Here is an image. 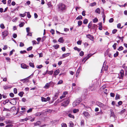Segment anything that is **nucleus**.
I'll list each match as a JSON object with an SVG mask.
<instances>
[{
  "label": "nucleus",
  "mask_w": 127,
  "mask_h": 127,
  "mask_svg": "<svg viewBox=\"0 0 127 127\" xmlns=\"http://www.w3.org/2000/svg\"><path fill=\"white\" fill-rule=\"evenodd\" d=\"M61 125L62 127H67L65 123H62L61 124Z\"/></svg>",
  "instance_id": "603ef678"
},
{
  "label": "nucleus",
  "mask_w": 127,
  "mask_h": 127,
  "mask_svg": "<svg viewBox=\"0 0 127 127\" xmlns=\"http://www.w3.org/2000/svg\"><path fill=\"white\" fill-rule=\"evenodd\" d=\"M41 115L40 113H37L35 114V116H39Z\"/></svg>",
  "instance_id": "680f3d73"
},
{
  "label": "nucleus",
  "mask_w": 127,
  "mask_h": 127,
  "mask_svg": "<svg viewBox=\"0 0 127 127\" xmlns=\"http://www.w3.org/2000/svg\"><path fill=\"white\" fill-rule=\"evenodd\" d=\"M96 4V3L95 2H94L93 3L90 4V6H93L95 5Z\"/></svg>",
  "instance_id": "de8ad7c7"
},
{
  "label": "nucleus",
  "mask_w": 127,
  "mask_h": 127,
  "mask_svg": "<svg viewBox=\"0 0 127 127\" xmlns=\"http://www.w3.org/2000/svg\"><path fill=\"white\" fill-rule=\"evenodd\" d=\"M29 64L30 66L33 68L34 67V65L33 63L30 62Z\"/></svg>",
  "instance_id": "2f4dec72"
},
{
  "label": "nucleus",
  "mask_w": 127,
  "mask_h": 127,
  "mask_svg": "<svg viewBox=\"0 0 127 127\" xmlns=\"http://www.w3.org/2000/svg\"><path fill=\"white\" fill-rule=\"evenodd\" d=\"M4 122L6 124H10L11 123V121L10 120H7L6 121Z\"/></svg>",
  "instance_id": "7c9ffc66"
},
{
  "label": "nucleus",
  "mask_w": 127,
  "mask_h": 127,
  "mask_svg": "<svg viewBox=\"0 0 127 127\" xmlns=\"http://www.w3.org/2000/svg\"><path fill=\"white\" fill-rule=\"evenodd\" d=\"M9 88L8 86H5L3 87V88L5 90H6Z\"/></svg>",
  "instance_id": "6e6d98bb"
},
{
  "label": "nucleus",
  "mask_w": 127,
  "mask_h": 127,
  "mask_svg": "<svg viewBox=\"0 0 127 127\" xmlns=\"http://www.w3.org/2000/svg\"><path fill=\"white\" fill-rule=\"evenodd\" d=\"M69 100L68 98H65L64 99V101L61 104L62 106L65 107L67 106L69 104Z\"/></svg>",
  "instance_id": "f03ea898"
},
{
  "label": "nucleus",
  "mask_w": 127,
  "mask_h": 127,
  "mask_svg": "<svg viewBox=\"0 0 127 127\" xmlns=\"http://www.w3.org/2000/svg\"><path fill=\"white\" fill-rule=\"evenodd\" d=\"M88 22V20L86 19H85L83 21V23L84 24H86Z\"/></svg>",
  "instance_id": "4c0bfd02"
},
{
  "label": "nucleus",
  "mask_w": 127,
  "mask_h": 127,
  "mask_svg": "<svg viewBox=\"0 0 127 127\" xmlns=\"http://www.w3.org/2000/svg\"><path fill=\"white\" fill-rule=\"evenodd\" d=\"M0 27L2 29H4L5 28V27L3 24H1L0 25Z\"/></svg>",
  "instance_id": "4d7b16f0"
},
{
  "label": "nucleus",
  "mask_w": 127,
  "mask_h": 127,
  "mask_svg": "<svg viewBox=\"0 0 127 127\" xmlns=\"http://www.w3.org/2000/svg\"><path fill=\"white\" fill-rule=\"evenodd\" d=\"M121 24L120 23H119L117 25V28L119 29H122L123 27H121Z\"/></svg>",
  "instance_id": "3c124183"
},
{
  "label": "nucleus",
  "mask_w": 127,
  "mask_h": 127,
  "mask_svg": "<svg viewBox=\"0 0 127 127\" xmlns=\"http://www.w3.org/2000/svg\"><path fill=\"white\" fill-rule=\"evenodd\" d=\"M59 69H57L55 71L54 74L55 75H57L59 73Z\"/></svg>",
  "instance_id": "6ab92c4d"
},
{
  "label": "nucleus",
  "mask_w": 127,
  "mask_h": 127,
  "mask_svg": "<svg viewBox=\"0 0 127 127\" xmlns=\"http://www.w3.org/2000/svg\"><path fill=\"white\" fill-rule=\"evenodd\" d=\"M59 95V93H56L55 94L54 97L53 98V100H55L57 98Z\"/></svg>",
  "instance_id": "f8f14e48"
},
{
  "label": "nucleus",
  "mask_w": 127,
  "mask_h": 127,
  "mask_svg": "<svg viewBox=\"0 0 127 127\" xmlns=\"http://www.w3.org/2000/svg\"><path fill=\"white\" fill-rule=\"evenodd\" d=\"M68 116L70 118H73V119L74 118V116L73 115H72L71 114H69L68 115Z\"/></svg>",
  "instance_id": "49530a36"
},
{
  "label": "nucleus",
  "mask_w": 127,
  "mask_h": 127,
  "mask_svg": "<svg viewBox=\"0 0 127 127\" xmlns=\"http://www.w3.org/2000/svg\"><path fill=\"white\" fill-rule=\"evenodd\" d=\"M119 54V53L117 51L116 53H115L114 55V57H116Z\"/></svg>",
  "instance_id": "13d9d810"
},
{
  "label": "nucleus",
  "mask_w": 127,
  "mask_h": 127,
  "mask_svg": "<svg viewBox=\"0 0 127 127\" xmlns=\"http://www.w3.org/2000/svg\"><path fill=\"white\" fill-rule=\"evenodd\" d=\"M11 100H12V104L14 105H15L17 103L16 100L14 99V98H13L12 99H11Z\"/></svg>",
  "instance_id": "9b49d317"
},
{
  "label": "nucleus",
  "mask_w": 127,
  "mask_h": 127,
  "mask_svg": "<svg viewBox=\"0 0 127 127\" xmlns=\"http://www.w3.org/2000/svg\"><path fill=\"white\" fill-rule=\"evenodd\" d=\"M14 94H16L17 93V89L16 88H15L14 89Z\"/></svg>",
  "instance_id": "052dcab7"
},
{
  "label": "nucleus",
  "mask_w": 127,
  "mask_h": 127,
  "mask_svg": "<svg viewBox=\"0 0 127 127\" xmlns=\"http://www.w3.org/2000/svg\"><path fill=\"white\" fill-rule=\"evenodd\" d=\"M95 12L99 14H100V8H97L95 11Z\"/></svg>",
  "instance_id": "4468645a"
},
{
  "label": "nucleus",
  "mask_w": 127,
  "mask_h": 127,
  "mask_svg": "<svg viewBox=\"0 0 127 127\" xmlns=\"http://www.w3.org/2000/svg\"><path fill=\"white\" fill-rule=\"evenodd\" d=\"M47 5L49 7H51L52 6V5L51 4V3L50 2L48 3H47Z\"/></svg>",
  "instance_id": "5fc2aeb1"
},
{
  "label": "nucleus",
  "mask_w": 127,
  "mask_h": 127,
  "mask_svg": "<svg viewBox=\"0 0 127 127\" xmlns=\"http://www.w3.org/2000/svg\"><path fill=\"white\" fill-rule=\"evenodd\" d=\"M120 98V95L118 94H117L115 98V99L116 100L119 99Z\"/></svg>",
  "instance_id": "b1692460"
},
{
  "label": "nucleus",
  "mask_w": 127,
  "mask_h": 127,
  "mask_svg": "<svg viewBox=\"0 0 127 127\" xmlns=\"http://www.w3.org/2000/svg\"><path fill=\"white\" fill-rule=\"evenodd\" d=\"M95 53H94L93 54H88L86 57H86V59L85 60L84 62L86 61L87 59H89L90 58V57L91 56L95 54Z\"/></svg>",
  "instance_id": "9d476101"
},
{
  "label": "nucleus",
  "mask_w": 127,
  "mask_h": 127,
  "mask_svg": "<svg viewBox=\"0 0 127 127\" xmlns=\"http://www.w3.org/2000/svg\"><path fill=\"white\" fill-rule=\"evenodd\" d=\"M117 43H115L114 45H113L112 47L114 48V50H115L116 48Z\"/></svg>",
  "instance_id": "ea45409f"
},
{
  "label": "nucleus",
  "mask_w": 127,
  "mask_h": 127,
  "mask_svg": "<svg viewBox=\"0 0 127 127\" xmlns=\"http://www.w3.org/2000/svg\"><path fill=\"white\" fill-rule=\"evenodd\" d=\"M106 88V86L104 85L101 87L100 90L101 91H103Z\"/></svg>",
  "instance_id": "aec40b11"
},
{
  "label": "nucleus",
  "mask_w": 127,
  "mask_h": 127,
  "mask_svg": "<svg viewBox=\"0 0 127 127\" xmlns=\"http://www.w3.org/2000/svg\"><path fill=\"white\" fill-rule=\"evenodd\" d=\"M41 124V122L40 121H38L37 122L35 123H34V124L35 126H37V125H39Z\"/></svg>",
  "instance_id": "a211bd4d"
},
{
  "label": "nucleus",
  "mask_w": 127,
  "mask_h": 127,
  "mask_svg": "<svg viewBox=\"0 0 127 127\" xmlns=\"http://www.w3.org/2000/svg\"><path fill=\"white\" fill-rule=\"evenodd\" d=\"M79 111V109H75L73 110V112L74 113H76Z\"/></svg>",
  "instance_id": "58836bf2"
},
{
  "label": "nucleus",
  "mask_w": 127,
  "mask_h": 127,
  "mask_svg": "<svg viewBox=\"0 0 127 127\" xmlns=\"http://www.w3.org/2000/svg\"><path fill=\"white\" fill-rule=\"evenodd\" d=\"M83 114L84 115V116L87 118L88 117L90 116V114L87 112L85 111L83 113Z\"/></svg>",
  "instance_id": "1a4fd4ad"
},
{
  "label": "nucleus",
  "mask_w": 127,
  "mask_h": 127,
  "mask_svg": "<svg viewBox=\"0 0 127 127\" xmlns=\"http://www.w3.org/2000/svg\"><path fill=\"white\" fill-rule=\"evenodd\" d=\"M30 76H29L28 77L23 79H21L20 80V81L21 82H23V83H24L26 80H27L29 79V78L30 77Z\"/></svg>",
  "instance_id": "ddd939ff"
},
{
  "label": "nucleus",
  "mask_w": 127,
  "mask_h": 127,
  "mask_svg": "<svg viewBox=\"0 0 127 127\" xmlns=\"http://www.w3.org/2000/svg\"><path fill=\"white\" fill-rule=\"evenodd\" d=\"M122 67L123 68H124L125 70L127 69V67L125 66V64H124L123 65Z\"/></svg>",
  "instance_id": "0e129e2a"
},
{
  "label": "nucleus",
  "mask_w": 127,
  "mask_h": 127,
  "mask_svg": "<svg viewBox=\"0 0 127 127\" xmlns=\"http://www.w3.org/2000/svg\"><path fill=\"white\" fill-rule=\"evenodd\" d=\"M46 100V98L43 97H41V100L42 101L46 102L47 101V100Z\"/></svg>",
  "instance_id": "473e14b6"
},
{
  "label": "nucleus",
  "mask_w": 127,
  "mask_h": 127,
  "mask_svg": "<svg viewBox=\"0 0 127 127\" xmlns=\"http://www.w3.org/2000/svg\"><path fill=\"white\" fill-rule=\"evenodd\" d=\"M30 119V118H28L27 117H26L24 119H21V122H24L25 121H27V120Z\"/></svg>",
  "instance_id": "c756f323"
},
{
  "label": "nucleus",
  "mask_w": 127,
  "mask_h": 127,
  "mask_svg": "<svg viewBox=\"0 0 127 127\" xmlns=\"http://www.w3.org/2000/svg\"><path fill=\"white\" fill-rule=\"evenodd\" d=\"M50 86L49 83H47L45 86L44 87V88L45 89H48V88Z\"/></svg>",
  "instance_id": "dca6fc26"
},
{
  "label": "nucleus",
  "mask_w": 127,
  "mask_h": 127,
  "mask_svg": "<svg viewBox=\"0 0 127 127\" xmlns=\"http://www.w3.org/2000/svg\"><path fill=\"white\" fill-rule=\"evenodd\" d=\"M19 46L20 47H22L24 46V44L23 43L20 42Z\"/></svg>",
  "instance_id": "69168bd1"
},
{
  "label": "nucleus",
  "mask_w": 127,
  "mask_h": 127,
  "mask_svg": "<svg viewBox=\"0 0 127 127\" xmlns=\"http://www.w3.org/2000/svg\"><path fill=\"white\" fill-rule=\"evenodd\" d=\"M32 48V46H31L27 49V51H29L31 50Z\"/></svg>",
  "instance_id": "bf43d9fd"
},
{
  "label": "nucleus",
  "mask_w": 127,
  "mask_h": 127,
  "mask_svg": "<svg viewBox=\"0 0 127 127\" xmlns=\"http://www.w3.org/2000/svg\"><path fill=\"white\" fill-rule=\"evenodd\" d=\"M82 18V17L81 15H80L77 17L76 19V20H81Z\"/></svg>",
  "instance_id": "f704fd0d"
},
{
  "label": "nucleus",
  "mask_w": 127,
  "mask_h": 127,
  "mask_svg": "<svg viewBox=\"0 0 127 127\" xmlns=\"http://www.w3.org/2000/svg\"><path fill=\"white\" fill-rule=\"evenodd\" d=\"M69 54V53H67L66 54H64L63 55L62 57L63 58L67 56H68Z\"/></svg>",
  "instance_id": "412c9836"
},
{
  "label": "nucleus",
  "mask_w": 127,
  "mask_h": 127,
  "mask_svg": "<svg viewBox=\"0 0 127 127\" xmlns=\"http://www.w3.org/2000/svg\"><path fill=\"white\" fill-rule=\"evenodd\" d=\"M114 21L113 19V18H111L109 20V22L110 23H112Z\"/></svg>",
  "instance_id": "e2e57ef3"
},
{
  "label": "nucleus",
  "mask_w": 127,
  "mask_h": 127,
  "mask_svg": "<svg viewBox=\"0 0 127 127\" xmlns=\"http://www.w3.org/2000/svg\"><path fill=\"white\" fill-rule=\"evenodd\" d=\"M96 104L98 106L102 108H103L105 106L103 104L99 102H97Z\"/></svg>",
  "instance_id": "20e7f679"
},
{
  "label": "nucleus",
  "mask_w": 127,
  "mask_h": 127,
  "mask_svg": "<svg viewBox=\"0 0 127 127\" xmlns=\"http://www.w3.org/2000/svg\"><path fill=\"white\" fill-rule=\"evenodd\" d=\"M110 112V117L113 116L114 117L115 116V115H114V113L113 112L112 110Z\"/></svg>",
  "instance_id": "72a5a7b5"
},
{
  "label": "nucleus",
  "mask_w": 127,
  "mask_h": 127,
  "mask_svg": "<svg viewBox=\"0 0 127 127\" xmlns=\"http://www.w3.org/2000/svg\"><path fill=\"white\" fill-rule=\"evenodd\" d=\"M26 13L25 12V13L23 14H20V16L21 17H24L26 16Z\"/></svg>",
  "instance_id": "a19ab883"
},
{
  "label": "nucleus",
  "mask_w": 127,
  "mask_h": 127,
  "mask_svg": "<svg viewBox=\"0 0 127 127\" xmlns=\"http://www.w3.org/2000/svg\"><path fill=\"white\" fill-rule=\"evenodd\" d=\"M124 76V71L123 69H122L119 74V76L120 78L123 77Z\"/></svg>",
  "instance_id": "39448f33"
},
{
  "label": "nucleus",
  "mask_w": 127,
  "mask_h": 127,
  "mask_svg": "<svg viewBox=\"0 0 127 127\" xmlns=\"http://www.w3.org/2000/svg\"><path fill=\"white\" fill-rule=\"evenodd\" d=\"M9 101V99H7L5 100L3 102V104L5 105L6 103H8Z\"/></svg>",
  "instance_id": "c85d7f7f"
},
{
  "label": "nucleus",
  "mask_w": 127,
  "mask_h": 127,
  "mask_svg": "<svg viewBox=\"0 0 127 127\" xmlns=\"http://www.w3.org/2000/svg\"><path fill=\"white\" fill-rule=\"evenodd\" d=\"M74 49L75 50H77L79 52L81 50L80 49L78 48L77 47H75Z\"/></svg>",
  "instance_id": "393cba45"
},
{
  "label": "nucleus",
  "mask_w": 127,
  "mask_h": 127,
  "mask_svg": "<svg viewBox=\"0 0 127 127\" xmlns=\"http://www.w3.org/2000/svg\"><path fill=\"white\" fill-rule=\"evenodd\" d=\"M53 47L55 48V49H56L59 48V45L58 44H56V45H54L53 46Z\"/></svg>",
  "instance_id": "5701e85b"
},
{
  "label": "nucleus",
  "mask_w": 127,
  "mask_h": 127,
  "mask_svg": "<svg viewBox=\"0 0 127 127\" xmlns=\"http://www.w3.org/2000/svg\"><path fill=\"white\" fill-rule=\"evenodd\" d=\"M123 47H122V46H121L119 47V48L118 49V50L119 51H120L123 50Z\"/></svg>",
  "instance_id": "864d4df0"
},
{
  "label": "nucleus",
  "mask_w": 127,
  "mask_h": 127,
  "mask_svg": "<svg viewBox=\"0 0 127 127\" xmlns=\"http://www.w3.org/2000/svg\"><path fill=\"white\" fill-rule=\"evenodd\" d=\"M49 83L50 86H51V87H53L54 86L55 84L53 82L51 81Z\"/></svg>",
  "instance_id": "4be33fe9"
},
{
  "label": "nucleus",
  "mask_w": 127,
  "mask_h": 127,
  "mask_svg": "<svg viewBox=\"0 0 127 127\" xmlns=\"http://www.w3.org/2000/svg\"><path fill=\"white\" fill-rule=\"evenodd\" d=\"M81 101V98H79L77 99L74 101L73 103V107H75Z\"/></svg>",
  "instance_id": "7ed1b4c3"
},
{
  "label": "nucleus",
  "mask_w": 127,
  "mask_h": 127,
  "mask_svg": "<svg viewBox=\"0 0 127 127\" xmlns=\"http://www.w3.org/2000/svg\"><path fill=\"white\" fill-rule=\"evenodd\" d=\"M98 21V20L97 18H95L94 19H93V22L94 23H96Z\"/></svg>",
  "instance_id": "79ce46f5"
},
{
  "label": "nucleus",
  "mask_w": 127,
  "mask_h": 127,
  "mask_svg": "<svg viewBox=\"0 0 127 127\" xmlns=\"http://www.w3.org/2000/svg\"><path fill=\"white\" fill-rule=\"evenodd\" d=\"M63 81L62 80H60L58 83L57 84L59 85L62 84L63 83Z\"/></svg>",
  "instance_id": "8fccbe9b"
},
{
  "label": "nucleus",
  "mask_w": 127,
  "mask_h": 127,
  "mask_svg": "<svg viewBox=\"0 0 127 127\" xmlns=\"http://www.w3.org/2000/svg\"><path fill=\"white\" fill-rule=\"evenodd\" d=\"M58 8L59 10L61 11H63L65 10L67 8L66 5L64 4L60 3L58 5Z\"/></svg>",
  "instance_id": "f257e3e1"
},
{
  "label": "nucleus",
  "mask_w": 127,
  "mask_h": 127,
  "mask_svg": "<svg viewBox=\"0 0 127 127\" xmlns=\"http://www.w3.org/2000/svg\"><path fill=\"white\" fill-rule=\"evenodd\" d=\"M21 66L22 68L24 69H28L29 68L28 66L23 63L21 64Z\"/></svg>",
  "instance_id": "0eeeda50"
},
{
  "label": "nucleus",
  "mask_w": 127,
  "mask_h": 127,
  "mask_svg": "<svg viewBox=\"0 0 127 127\" xmlns=\"http://www.w3.org/2000/svg\"><path fill=\"white\" fill-rule=\"evenodd\" d=\"M13 125L12 124H8L6 125L5 127H12Z\"/></svg>",
  "instance_id": "774afa93"
},
{
  "label": "nucleus",
  "mask_w": 127,
  "mask_h": 127,
  "mask_svg": "<svg viewBox=\"0 0 127 127\" xmlns=\"http://www.w3.org/2000/svg\"><path fill=\"white\" fill-rule=\"evenodd\" d=\"M64 40L63 39V38L61 37L59 39L58 41L61 43H63L64 42Z\"/></svg>",
  "instance_id": "2eb2a0df"
},
{
  "label": "nucleus",
  "mask_w": 127,
  "mask_h": 127,
  "mask_svg": "<svg viewBox=\"0 0 127 127\" xmlns=\"http://www.w3.org/2000/svg\"><path fill=\"white\" fill-rule=\"evenodd\" d=\"M84 52L83 51H81L79 53V55L81 56H83L84 55Z\"/></svg>",
  "instance_id": "37998d69"
},
{
  "label": "nucleus",
  "mask_w": 127,
  "mask_h": 127,
  "mask_svg": "<svg viewBox=\"0 0 127 127\" xmlns=\"http://www.w3.org/2000/svg\"><path fill=\"white\" fill-rule=\"evenodd\" d=\"M24 93L22 92H21L19 93L18 94V95L21 96V97H22L23 96V94H24Z\"/></svg>",
  "instance_id": "a878e982"
},
{
  "label": "nucleus",
  "mask_w": 127,
  "mask_h": 127,
  "mask_svg": "<svg viewBox=\"0 0 127 127\" xmlns=\"http://www.w3.org/2000/svg\"><path fill=\"white\" fill-rule=\"evenodd\" d=\"M33 108H30L27 111L28 113L31 112L32 110V109Z\"/></svg>",
  "instance_id": "a18cd8bd"
},
{
  "label": "nucleus",
  "mask_w": 127,
  "mask_h": 127,
  "mask_svg": "<svg viewBox=\"0 0 127 127\" xmlns=\"http://www.w3.org/2000/svg\"><path fill=\"white\" fill-rule=\"evenodd\" d=\"M99 26L98 29L99 30H101L102 29V23H100L98 24Z\"/></svg>",
  "instance_id": "f3484780"
},
{
  "label": "nucleus",
  "mask_w": 127,
  "mask_h": 127,
  "mask_svg": "<svg viewBox=\"0 0 127 127\" xmlns=\"http://www.w3.org/2000/svg\"><path fill=\"white\" fill-rule=\"evenodd\" d=\"M82 24V21L81 20H79L78 22V26H81Z\"/></svg>",
  "instance_id": "e433bc0d"
},
{
  "label": "nucleus",
  "mask_w": 127,
  "mask_h": 127,
  "mask_svg": "<svg viewBox=\"0 0 127 127\" xmlns=\"http://www.w3.org/2000/svg\"><path fill=\"white\" fill-rule=\"evenodd\" d=\"M85 12L86 11H83L82 12V15L83 16H85Z\"/></svg>",
  "instance_id": "338daca9"
},
{
  "label": "nucleus",
  "mask_w": 127,
  "mask_h": 127,
  "mask_svg": "<svg viewBox=\"0 0 127 127\" xmlns=\"http://www.w3.org/2000/svg\"><path fill=\"white\" fill-rule=\"evenodd\" d=\"M104 93L105 94H107L108 93V91L107 89H105L103 91Z\"/></svg>",
  "instance_id": "09e8293b"
},
{
  "label": "nucleus",
  "mask_w": 127,
  "mask_h": 127,
  "mask_svg": "<svg viewBox=\"0 0 127 127\" xmlns=\"http://www.w3.org/2000/svg\"><path fill=\"white\" fill-rule=\"evenodd\" d=\"M84 120H82L81 122V125L82 126H84Z\"/></svg>",
  "instance_id": "cd10ccee"
},
{
  "label": "nucleus",
  "mask_w": 127,
  "mask_h": 127,
  "mask_svg": "<svg viewBox=\"0 0 127 127\" xmlns=\"http://www.w3.org/2000/svg\"><path fill=\"white\" fill-rule=\"evenodd\" d=\"M25 13H27L28 17L29 18H30L31 17V15H30L29 12H25Z\"/></svg>",
  "instance_id": "bb28decb"
},
{
  "label": "nucleus",
  "mask_w": 127,
  "mask_h": 127,
  "mask_svg": "<svg viewBox=\"0 0 127 127\" xmlns=\"http://www.w3.org/2000/svg\"><path fill=\"white\" fill-rule=\"evenodd\" d=\"M21 109L22 110H24V111H21L20 112H21V113H23L24 112H25V111L26 110V108L25 107H22L21 108Z\"/></svg>",
  "instance_id": "c9c22d12"
},
{
  "label": "nucleus",
  "mask_w": 127,
  "mask_h": 127,
  "mask_svg": "<svg viewBox=\"0 0 127 127\" xmlns=\"http://www.w3.org/2000/svg\"><path fill=\"white\" fill-rule=\"evenodd\" d=\"M8 34V32L7 31H5L2 33V35L3 37H5L7 36Z\"/></svg>",
  "instance_id": "6e6552de"
},
{
  "label": "nucleus",
  "mask_w": 127,
  "mask_h": 127,
  "mask_svg": "<svg viewBox=\"0 0 127 127\" xmlns=\"http://www.w3.org/2000/svg\"><path fill=\"white\" fill-rule=\"evenodd\" d=\"M25 24V23L24 22H22L21 24H20L19 25L20 27H23L24 25Z\"/></svg>",
  "instance_id": "c03bdc74"
},
{
  "label": "nucleus",
  "mask_w": 127,
  "mask_h": 127,
  "mask_svg": "<svg viewBox=\"0 0 127 127\" xmlns=\"http://www.w3.org/2000/svg\"><path fill=\"white\" fill-rule=\"evenodd\" d=\"M86 37L87 38L89 39L90 40L92 41H94V37L93 35L90 34H88L86 35Z\"/></svg>",
  "instance_id": "423d86ee"
}]
</instances>
